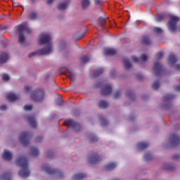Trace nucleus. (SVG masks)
Returning a JSON list of instances; mask_svg holds the SVG:
<instances>
[{
    "label": "nucleus",
    "mask_w": 180,
    "mask_h": 180,
    "mask_svg": "<svg viewBox=\"0 0 180 180\" xmlns=\"http://www.w3.org/2000/svg\"><path fill=\"white\" fill-rule=\"evenodd\" d=\"M51 36L49 34L41 33L39 38V44H47L50 43Z\"/></svg>",
    "instance_id": "9d476101"
},
{
    "label": "nucleus",
    "mask_w": 180,
    "mask_h": 180,
    "mask_svg": "<svg viewBox=\"0 0 180 180\" xmlns=\"http://www.w3.org/2000/svg\"><path fill=\"white\" fill-rule=\"evenodd\" d=\"M102 72H103V69L98 68L94 71L93 77H98V75H101V74H102Z\"/></svg>",
    "instance_id": "c9c22d12"
},
{
    "label": "nucleus",
    "mask_w": 180,
    "mask_h": 180,
    "mask_svg": "<svg viewBox=\"0 0 180 180\" xmlns=\"http://www.w3.org/2000/svg\"><path fill=\"white\" fill-rule=\"evenodd\" d=\"M41 169L42 171H44V172H46L49 175H56V176H57L59 179L63 178V172H61V171H60L59 169H51V167H50V166H49V165L47 164L44 165L41 167Z\"/></svg>",
    "instance_id": "7ed1b4c3"
},
{
    "label": "nucleus",
    "mask_w": 180,
    "mask_h": 180,
    "mask_svg": "<svg viewBox=\"0 0 180 180\" xmlns=\"http://www.w3.org/2000/svg\"><path fill=\"white\" fill-rule=\"evenodd\" d=\"M68 4H70V0H67L63 3H60L58 5V9L59 11H64V9H67V6H68Z\"/></svg>",
    "instance_id": "412c9836"
},
{
    "label": "nucleus",
    "mask_w": 180,
    "mask_h": 180,
    "mask_svg": "<svg viewBox=\"0 0 180 180\" xmlns=\"http://www.w3.org/2000/svg\"><path fill=\"white\" fill-rule=\"evenodd\" d=\"M103 54L105 56H115L116 54V50L111 48H105L103 50Z\"/></svg>",
    "instance_id": "f3484780"
},
{
    "label": "nucleus",
    "mask_w": 180,
    "mask_h": 180,
    "mask_svg": "<svg viewBox=\"0 0 180 180\" xmlns=\"http://www.w3.org/2000/svg\"><path fill=\"white\" fill-rule=\"evenodd\" d=\"M109 106V103L105 101H101L100 103H98V108L100 109H105Z\"/></svg>",
    "instance_id": "c756f323"
},
{
    "label": "nucleus",
    "mask_w": 180,
    "mask_h": 180,
    "mask_svg": "<svg viewBox=\"0 0 180 180\" xmlns=\"http://www.w3.org/2000/svg\"><path fill=\"white\" fill-rule=\"evenodd\" d=\"M131 60L134 61V63H138L139 62V58L136 56H132Z\"/></svg>",
    "instance_id": "6e6d98bb"
},
{
    "label": "nucleus",
    "mask_w": 180,
    "mask_h": 180,
    "mask_svg": "<svg viewBox=\"0 0 180 180\" xmlns=\"http://www.w3.org/2000/svg\"><path fill=\"white\" fill-rule=\"evenodd\" d=\"M116 163L110 162L105 166V169L107 171H112V169H115V168H116Z\"/></svg>",
    "instance_id": "cd10ccee"
},
{
    "label": "nucleus",
    "mask_w": 180,
    "mask_h": 180,
    "mask_svg": "<svg viewBox=\"0 0 180 180\" xmlns=\"http://www.w3.org/2000/svg\"><path fill=\"white\" fill-rule=\"evenodd\" d=\"M90 58L88 56H83L80 58V61L82 64H85V63H88L89 61Z\"/></svg>",
    "instance_id": "f704fd0d"
},
{
    "label": "nucleus",
    "mask_w": 180,
    "mask_h": 180,
    "mask_svg": "<svg viewBox=\"0 0 180 180\" xmlns=\"http://www.w3.org/2000/svg\"><path fill=\"white\" fill-rule=\"evenodd\" d=\"M6 98L8 101H10V102H15V101L19 98V96H16L13 93H9L6 95Z\"/></svg>",
    "instance_id": "a211bd4d"
},
{
    "label": "nucleus",
    "mask_w": 180,
    "mask_h": 180,
    "mask_svg": "<svg viewBox=\"0 0 180 180\" xmlns=\"http://www.w3.org/2000/svg\"><path fill=\"white\" fill-rule=\"evenodd\" d=\"M124 67L125 70H129L131 68V62L127 59V58L124 59Z\"/></svg>",
    "instance_id": "a878e982"
},
{
    "label": "nucleus",
    "mask_w": 180,
    "mask_h": 180,
    "mask_svg": "<svg viewBox=\"0 0 180 180\" xmlns=\"http://www.w3.org/2000/svg\"><path fill=\"white\" fill-rule=\"evenodd\" d=\"M54 1H56V0H47L46 4H47V5H51V4H53V2H54Z\"/></svg>",
    "instance_id": "13d9d810"
},
{
    "label": "nucleus",
    "mask_w": 180,
    "mask_h": 180,
    "mask_svg": "<svg viewBox=\"0 0 180 180\" xmlns=\"http://www.w3.org/2000/svg\"><path fill=\"white\" fill-rule=\"evenodd\" d=\"M165 18L162 14H158L156 15V22H161Z\"/></svg>",
    "instance_id": "a19ab883"
},
{
    "label": "nucleus",
    "mask_w": 180,
    "mask_h": 180,
    "mask_svg": "<svg viewBox=\"0 0 180 180\" xmlns=\"http://www.w3.org/2000/svg\"><path fill=\"white\" fill-rule=\"evenodd\" d=\"M6 105H4L0 107V110H6Z\"/></svg>",
    "instance_id": "bf43d9fd"
},
{
    "label": "nucleus",
    "mask_w": 180,
    "mask_h": 180,
    "mask_svg": "<svg viewBox=\"0 0 180 180\" xmlns=\"http://www.w3.org/2000/svg\"><path fill=\"white\" fill-rule=\"evenodd\" d=\"M142 44L145 46H150L151 44V39L147 35H145L142 37Z\"/></svg>",
    "instance_id": "4be33fe9"
},
{
    "label": "nucleus",
    "mask_w": 180,
    "mask_h": 180,
    "mask_svg": "<svg viewBox=\"0 0 180 180\" xmlns=\"http://www.w3.org/2000/svg\"><path fill=\"white\" fill-rule=\"evenodd\" d=\"M65 75L68 77V78H70V80L74 81L75 79V75L71 70L66 69Z\"/></svg>",
    "instance_id": "b1692460"
},
{
    "label": "nucleus",
    "mask_w": 180,
    "mask_h": 180,
    "mask_svg": "<svg viewBox=\"0 0 180 180\" xmlns=\"http://www.w3.org/2000/svg\"><path fill=\"white\" fill-rule=\"evenodd\" d=\"M167 61L168 64H169V65L172 67L176 63V61H178V59L176 58V56H175V54L171 53L169 55Z\"/></svg>",
    "instance_id": "2eb2a0df"
},
{
    "label": "nucleus",
    "mask_w": 180,
    "mask_h": 180,
    "mask_svg": "<svg viewBox=\"0 0 180 180\" xmlns=\"http://www.w3.org/2000/svg\"><path fill=\"white\" fill-rule=\"evenodd\" d=\"M30 151H31V155L33 157H37V155H39V149H37L34 147H31Z\"/></svg>",
    "instance_id": "2f4dec72"
},
{
    "label": "nucleus",
    "mask_w": 180,
    "mask_h": 180,
    "mask_svg": "<svg viewBox=\"0 0 180 180\" xmlns=\"http://www.w3.org/2000/svg\"><path fill=\"white\" fill-rule=\"evenodd\" d=\"M98 23L101 26V27H105V25H106V18L99 17L98 19Z\"/></svg>",
    "instance_id": "bb28decb"
},
{
    "label": "nucleus",
    "mask_w": 180,
    "mask_h": 180,
    "mask_svg": "<svg viewBox=\"0 0 180 180\" xmlns=\"http://www.w3.org/2000/svg\"><path fill=\"white\" fill-rule=\"evenodd\" d=\"M51 53V44L46 45L44 49H39L37 51L32 52L28 54L29 58L33 57V56H46Z\"/></svg>",
    "instance_id": "20e7f679"
},
{
    "label": "nucleus",
    "mask_w": 180,
    "mask_h": 180,
    "mask_svg": "<svg viewBox=\"0 0 180 180\" xmlns=\"http://www.w3.org/2000/svg\"><path fill=\"white\" fill-rule=\"evenodd\" d=\"M41 140H43V137H41V136H39V137H37V138L36 139V141H41Z\"/></svg>",
    "instance_id": "e2e57ef3"
},
{
    "label": "nucleus",
    "mask_w": 180,
    "mask_h": 180,
    "mask_svg": "<svg viewBox=\"0 0 180 180\" xmlns=\"http://www.w3.org/2000/svg\"><path fill=\"white\" fill-rule=\"evenodd\" d=\"M179 20V17H176L175 15L170 16V20L168 23V27L170 32H175V30H176V23H178Z\"/></svg>",
    "instance_id": "6e6552de"
},
{
    "label": "nucleus",
    "mask_w": 180,
    "mask_h": 180,
    "mask_svg": "<svg viewBox=\"0 0 180 180\" xmlns=\"http://www.w3.org/2000/svg\"><path fill=\"white\" fill-rule=\"evenodd\" d=\"M172 160H174L175 161H179L180 160V155L176 154L172 156Z\"/></svg>",
    "instance_id": "09e8293b"
},
{
    "label": "nucleus",
    "mask_w": 180,
    "mask_h": 180,
    "mask_svg": "<svg viewBox=\"0 0 180 180\" xmlns=\"http://www.w3.org/2000/svg\"><path fill=\"white\" fill-rule=\"evenodd\" d=\"M100 122L102 126H106V124H108V120H106L103 117H100Z\"/></svg>",
    "instance_id": "ea45409f"
},
{
    "label": "nucleus",
    "mask_w": 180,
    "mask_h": 180,
    "mask_svg": "<svg viewBox=\"0 0 180 180\" xmlns=\"http://www.w3.org/2000/svg\"><path fill=\"white\" fill-rule=\"evenodd\" d=\"M110 74H111L112 77H113V74H115V72H111Z\"/></svg>",
    "instance_id": "338daca9"
},
{
    "label": "nucleus",
    "mask_w": 180,
    "mask_h": 180,
    "mask_svg": "<svg viewBox=\"0 0 180 180\" xmlns=\"http://www.w3.org/2000/svg\"><path fill=\"white\" fill-rule=\"evenodd\" d=\"M81 4L82 9H86L91 5V1L89 0H82Z\"/></svg>",
    "instance_id": "c85d7f7f"
},
{
    "label": "nucleus",
    "mask_w": 180,
    "mask_h": 180,
    "mask_svg": "<svg viewBox=\"0 0 180 180\" xmlns=\"http://www.w3.org/2000/svg\"><path fill=\"white\" fill-rule=\"evenodd\" d=\"M8 58H9L8 53L2 52L0 54V64L6 63V61H8Z\"/></svg>",
    "instance_id": "aec40b11"
},
{
    "label": "nucleus",
    "mask_w": 180,
    "mask_h": 180,
    "mask_svg": "<svg viewBox=\"0 0 180 180\" xmlns=\"http://www.w3.org/2000/svg\"><path fill=\"white\" fill-rule=\"evenodd\" d=\"M153 71L156 77H160V75L165 74V69L162 68V65L160 62H155L154 63Z\"/></svg>",
    "instance_id": "1a4fd4ad"
},
{
    "label": "nucleus",
    "mask_w": 180,
    "mask_h": 180,
    "mask_svg": "<svg viewBox=\"0 0 180 180\" xmlns=\"http://www.w3.org/2000/svg\"><path fill=\"white\" fill-rule=\"evenodd\" d=\"M32 2H36V0H31Z\"/></svg>",
    "instance_id": "774afa93"
},
{
    "label": "nucleus",
    "mask_w": 180,
    "mask_h": 180,
    "mask_svg": "<svg viewBox=\"0 0 180 180\" xmlns=\"http://www.w3.org/2000/svg\"><path fill=\"white\" fill-rule=\"evenodd\" d=\"M54 155V153H53V150H49L47 153V157L48 158H51Z\"/></svg>",
    "instance_id": "8fccbe9b"
},
{
    "label": "nucleus",
    "mask_w": 180,
    "mask_h": 180,
    "mask_svg": "<svg viewBox=\"0 0 180 180\" xmlns=\"http://www.w3.org/2000/svg\"><path fill=\"white\" fill-rule=\"evenodd\" d=\"M63 124L65 126H68L69 127H72V129L74 130V131H76L77 133L81 130V125L79 123L75 122L72 119L66 120Z\"/></svg>",
    "instance_id": "39448f33"
},
{
    "label": "nucleus",
    "mask_w": 180,
    "mask_h": 180,
    "mask_svg": "<svg viewBox=\"0 0 180 180\" xmlns=\"http://www.w3.org/2000/svg\"><path fill=\"white\" fill-rule=\"evenodd\" d=\"M151 88L152 89L157 91L160 88V82L158 80L154 82L151 85Z\"/></svg>",
    "instance_id": "72a5a7b5"
},
{
    "label": "nucleus",
    "mask_w": 180,
    "mask_h": 180,
    "mask_svg": "<svg viewBox=\"0 0 180 180\" xmlns=\"http://www.w3.org/2000/svg\"><path fill=\"white\" fill-rule=\"evenodd\" d=\"M131 60L134 61V63H138L139 62V58L136 56H132Z\"/></svg>",
    "instance_id": "4d7b16f0"
},
{
    "label": "nucleus",
    "mask_w": 180,
    "mask_h": 180,
    "mask_svg": "<svg viewBox=\"0 0 180 180\" xmlns=\"http://www.w3.org/2000/svg\"><path fill=\"white\" fill-rule=\"evenodd\" d=\"M16 163L22 167L18 172V175L21 176V178H27V176L30 175V172L29 171V160H27V158L21 156L16 160Z\"/></svg>",
    "instance_id": "f257e3e1"
},
{
    "label": "nucleus",
    "mask_w": 180,
    "mask_h": 180,
    "mask_svg": "<svg viewBox=\"0 0 180 180\" xmlns=\"http://www.w3.org/2000/svg\"><path fill=\"white\" fill-rule=\"evenodd\" d=\"M173 98H174V96L172 94H166L165 96H163V102H167V103L165 105V109H169V108L172 106V104L171 103L170 101L171 99H173Z\"/></svg>",
    "instance_id": "f8f14e48"
},
{
    "label": "nucleus",
    "mask_w": 180,
    "mask_h": 180,
    "mask_svg": "<svg viewBox=\"0 0 180 180\" xmlns=\"http://www.w3.org/2000/svg\"><path fill=\"white\" fill-rule=\"evenodd\" d=\"M164 56V53L162 52H158L156 55H155V58L157 60H161V58Z\"/></svg>",
    "instance_id": "c03bdc74"
},
{
    "label": "nucleus",
    "mask_w": 180,
    "mask_h": 180,
    "mask_svg": "<svg viewBox=\"0 0 180 180\" xmlns=\"http://www.w3.org/2000/svg\"><path fill=\"white\" fill-rule=\"evenodd\" d=\"M94 4L101 6V0H94Z\"/></svg>",
    "instance_id": "052dcab7"
},
{
    "label": "nucleus",
    "mask_w": 180,
    "mask_h": 180,
    "mask_svg": "<svg viewBox=\"0 0 180 180\" xmlns=\"http://www.w3.org/2000/svg\"><path fill=\"white\" fill-rule=\"evenodd\" d=\"M137 147L139 150H146L148 147V143L145 142H141L137 143Z\"/></svg>",
    "instance_id": "393cba45"
},
{
    "label": "nucleus",
    "mask_w": 180,
    "mask_h": 180,
    "mask_svg": "<svg viewBox=\"0 0 180 180\" xmlns=\"http://www.w3.org/2000/svg\"><path fill=\"white\" fill-rule=\"evenodd\" d=\"M136 77V79H139V81H141L143 79V75L141 74H137Z\"/></svg>",
    "instance_id": "5fc2aeb1"
},
{
    "label": "nucleus",
    "mask_w": 180,
    "mask_h": 180,
    "mask_svg": "<svg viewBox=\"0 0 180 180\" xmlns=\"http://www.w3.org/2000/svg\"><path fill=\"white\" fill-rule=\"evenodd\" d=\"M2 79L3 81H5V82L9 81V75H8V74H4L2 75Z\"/></svg>",
    "instance_id": "de8ad7c7"
},
{
    "label": "nucleus",
    "mask_w": 180,
    "mask_h": 180,
    "mask_svg": "<svg viewBox=\"0 0 180 180\" xmlns=\"http://www.w3.org/2000/svg\"><path fill=\"white\" fill-rule=\"evenodd\" d=\"M169 140H170L171 144L173 146H179L180 144L179 136L175 133L171 134Z\"/></svg>",
    "instance_id": "ddd939ff"
},
{
    "label": "nucleus",
    "mask_w": 180,
    "mask_h": 180,
    "mask_svg": "<svg viewBox=\"0 0 180 180\" xmlns=\"http://www.w3.org/2000/svg\"><path fill=\"white\" fill-rule=\"evenodd\" d=\"M143 158L146 161H150V160H153V155L150 153L146 154L144 155Z\"/></svg>",
    "instance_id": "58836bf2"
},
{
    "label": "nucleus",
    "mask_w": 180,
    "mask_h": 180,
    "mask_svg": "<svg viewBox=\"0 0 180 180\" xmlns=\"http://www.w3.org/2000/svg\"><path fill=\"white\" fill-rule=\"evenodd\" d=\"M3 160H6V161H11L12 160V154L10 153L9 151L5 150L1 155Z\"/></svg>",
    "instance_id": "6ab92c4d"
},
{
    "label": "nucleus",
    "mask_w": 180,
    "mask_h": 180,
    "mask_svg": "<svg viewBox=\"0 0 180 180\" xmlns=\"http://www.w3.org/2000/svg\"><path fill=\"white\" fill-rule=\"evenodd\" d=\"M32 89H33V87L30 86H25V92L26 94H29V92H32Z\"/></svg>",
    "instance_id": "a18cd8bd"
},
{
    "label": "nucleus",
    "mask_w": 180,
    "mask_h": 180,
    "mask_svg": "<svg viewBox=\"0 0 180 180\" xmlns=\"http://www.w3.org/2000/svg\"><path fill=\"white\" fill-rule=\"evenodd\" d=\"M176 70H180V64H177L175 65Z\"/></svg>",
    "instance_id": "69168bd1"
},
{
    "label": "nucleus",
    "mask_w": 180,
    "mask_h": 180,
    "mask_svg": "<svg viewBox=\"0 0 180 180\" xmlns=\"http://www.w3.org/2000/svg\"><path fill=\"white\" fill-rule=\"evenodd\" d=\"M126 96L127 98H134V93H133V91H129L126 93Z\"/></svg>",
    "instance_id": "37998d69"
},
{
    "label": "nucleus",
    "mask_w": 180,
    "mask_h": 180,
    "mask_svg": "<svg viewBox=\"0 0 180 180\" xmlns=\"http://www.w3.org/2000/svg\"><path fill=\"white\" fill-rule=\"evenodd\" d=\"M141 59L142 61H147V55L142 54L141 56Z\"/></svg>",
    "instance_id": "603ef678"
},
{
    "label": "nucleus",
    "mask_w": 180,
    "mask_h": 180,
    "mask_svg": "<svg viewBox=\"0 0 180 180\" xmlns=\"http://www.w3.org/2000/svg\"><path fill=\"white\" fill-rule=\"evenodd\" d=\"M99 139L96 135L91 134L90 135V141L91 143H96Z\"/></svg>",
    "instance_id": "4c0bfd02"
},
{
    "label": "nucleus",
    "mask_w": 180,
    "mask_h": 180,
    "mask_svg": "<svg viewBox=\"0 0 180 180\" xmlns=\"http://www.w3.org/2000/svg\"><path fill=\"white\" fill-rule=\"evenodd\" d=\"M31 99L34 102H41L44 99V91L40 89H36L31 93Z\"/></svg>",
    "instance_id": "f03ea898"
},
{
    "label": "nucleus",
    "mask_w": 180,
    "mask_h": 180,
    "mask_svg": "<svg viewBox=\"0 0 180 180\" xmlns=\"http://www.w3.org/2000/svg\"><path fill=\"white\" fill-rule=\"evenodd\" d=\"M15 30L17 33H19V34H23V32H26L29 34V33H31L32 30L30 28L27 27V22H24L15 27Z\"/></svg>",
    "instance_id": "0eeeda50"
},
{
    "label": "nucleus",
    "mask_w": 180,
    "mask_h": 180,
    "mask_svg": "<svg viewBox=\"0 0 180 180\" xmlns=\"http://www.w3.org/2000/svg\"><path fill=\"white\" fill-rule=\"evenodd\" d=\"M12 178V174L10 172H6L1 176V179L3 180H10Z\"/></svg>",
    "instance_id": "7c9ffc66"
},
{
    "label": "nucleus",
    "mask_w": 180,
    "mask_h": 180,
    "mask_svg": "<svg viewBox=\"0 0 180 180\" xmlns=\"http://www.w3.org/2000/svg\"><path fill=\"white\" fill-rule=\"evenodd\" d=\"M121 94L122 93L120 92V91H116L115 94L114 98H115V99L119 98V96H120Z\"/></svg>",
    "instance_id": "864d4df0"
},
{
    "label": "nucleus",
    "mask_w": 180,
    "mask_h": 180,
    "mask_svg": "<svg viewBox=\"0 0 180 180\" xmlns=\"http://www.w3.org/2000/svg\"><path fill=\"white\" fill-rule=\"evenodd\" d=\"M88 161L89 164H97L102 158L97 153H92L88 156Z\"/></svg>",
    "instance_id": "9b49d317"
},
{
    "label": "nucleus",
    "mask_w": 180,
    "mask_h": 180,
    "mask_svg": "<svg viewBox=\"0 0 180 180\" xmlns=\"http://www.w3.org/2000/svg\"><path fill=\"white\" fill-rule=\"evenodd\" d=\"M29 18H30V19H32V20L37 19V14H36V13H34V12H32L30 13Z\"/></svg>",
    "instance_id": "79ce46f5"
},
{
    "label": "nucleus",
    "mask_w": 180,
    "mask_h": 180,
    "mask_svg": "<svg viewBox=\"0 0 180 180\" xmlns=\"http://www.w3.org/2000/svg\"><path fill=\"white\" fill-rule=\"evenodd\" d=\"M0 30H6V27L0 25Z\"/></svg>",
    "instance_id": "680f3d73"
},
{
    "label": "nucleus",
    "mask_w": 180,
    "mask_h": 180,
    "mask_svg": "<svg viewBox=\"0 0 180 180\" xmlns=\"http://www.w3.org/2000/svg\"><path fill=\"white\" fill-rule=\"evenodd\" d=\"M86 176V174L84 173H78L75 174L72 176V179L73 180H81L83 179V178H85Z\"/></svg>",
    "instance_id": "5701e85b"
},
{
    "label": "nucleus",
    "mask_w": 180,
    "mask_h": 180,
    "mask_svg": "<svg viewBox=\"0 0 180 180\" xmlns=\"http://www.w3.org/2000/svg\"><path fill=\"white\" fill-rule=\"evenodd\" d=\"M27 120L29 122L30 126L32 128H35L37 126L36 122V117H34V115H28L27 116Z\"/></svg>",
    "instance_id": "4468645a"
},
{
    "label": "nucleus",
    "mask_w": 180,
    "mask_h": 180,
    "mask_svg": "<svg viewBox=\"0 0 180 180\" xmlns=\"http://www.w3.org/2000/svg\"><path fill=\"white\" fill-rule=\"evenodd\" d=\"M112 94V86L107 85L101 89V95H110Z\"/></svg>",
    "instance_id": "dca6fc26"
},
{
    "label": "nucleus",
    "mask_w": 180,
    "mask_h": 180,
    "mask_svg": "<svg viewBox=\"0 0 180 180\" xmlns=\"http://www.w3.org/2000/svg\"><path fill=\"white\" fill-rule=\"evenodd\" d=\"M32 138L30 132H21L19 136L20 143L24 146H29V140Z\"/></svg>",
    "instance_id": "423d86ee"
},
{
    "label": "nucleus",
    "mask_w": 180,
    "mask_h": 180,
    "mask_svg": "<svg viewBox=\"0 0 180 180\" xmlns=\"http://www.w3.org/2000/svg\"><path fill=\"white\" fill-rule=\"evenodd\" d=\"M32 108H33V105H25V106H24V109H25V110H32Z\"/></svg>",
    "instance_id": "3c124183"
},
{
    "label": "nucleus",
    "mask_w": 180,
    "mask_h": 180,
    "mask_svg": "<svg viewBox=\"0 0 180 180\" xmlns=\"http://www.w3.org/2000/svg\"><path fill=\"white\" fill-rule=\"evenodd\" d=\"M174 89L175 91H180V86H175Z\"/></svg>",
    "instance_id": "0e129e2a"
},
{
    "label": "nucleus",
    "mask_w": 180,
    "mask_h": 180,
    "mask_svg": "<svg viewBox=\"0 0 180 180\" xmlns=\"http://www.w3.org/2000/svg\"><path fill=\"white\" fill-rule=\"evenodd\" d=\"M155 33H158V34H161L162 33V30L160 27H155L153 29Z\"/></svg>",
    "instance_id": "49530a36"
},
{
    "label": "nucleus",
    "mask_w": 180,
    "mask_h": 180,
    "mask_svg": "<svg viewBox=\"0 0 180 180\" xmlns=\"http://www.w3.org/2000/svg\"><path fill=\"white\" fill-rule=\"evenodd\" d=\"M163 169H168L169 171H174L175 169V167L171 164L167 163L163 167Z\"/></svg>",
    "instance_id": "473e14b6"
},
{
    "label": "nucleus",
    "mask_w": 180,
    "mask_h": 180,
    "mask_svg": "<svg viewBox=\"0 0 180 180\" xmlns=\"http://www.w3.org/2000/svg\"><path fill=\"white\" fill-rule=\"evenodd\" d=\"M25 40H26V38L25 37V36H23V34H19V37H18L19 43L22 44V43H25Z\"/></svg>",
    "instance_id": "e433bc0d"
}]
</instances>
